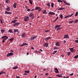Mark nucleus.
Here are the masks:
<instances>
[{
    "instance_id": "de8ad7c7",
    "label": "nucleus",
    "mask_w": 78,
    "mask_h": 78,
    "mask_svg": "<svg viewBox=\"0 0 78 78\" xmlns=\"http://www.w3.org/2000/svg\"><path fill=\"white\" fill-rule=\"evenodd\" d=\"M11 23H16V22L15 20H13L12 21Z\"/></svg>"
},
{
    "instance_id": "6e6552de",
    "label": "nucleus",
    "mask_w": 78,
    "mask_h": 78,
    "mask_svg": "<svg viewBox=\"0 0 78 78\" xmlns=\"http://www.w3.org/2000/svg\"><path fill=\"white\" fill-rule=\"evenodd\" d=\"M48 44H49L48 43H45L43 45V46L44 47H48Z\"/></svg>"
},
{
    "instance_id": "13d9d810",
    "label": "nucleus",
    "mask_w": 78,
    "mask_h": 78,
    "mask_svg": "<svg viewBox=\"0 0 78 78\" xmlns=\"http://www.w3.org/2000/svg\"><path fill=\"white\" fill-rule=\"evenodd\" d=\"M58 19H59V16H58L56 19H56V20H58Z\"/></svg>"
},
{
    "instance_id": "f257e3e1",
    "label": "nucleus",
    "mask_w": 78,
    "mask_h": 78,
    "mask_svg": "<svg viewBox=\"0 0 78 78\" xmlns=\"http://www.w3.org/2000/svg\"><path fill=\"white\" fill-rule=\"evenodd\" d=\"M1 39H4L2 40V43H4L5 42V40H7V39H8V37H6V36H5L2 37Z\"/></svg>"
},
{
    "instance_id": "c9c22d12",
    "label": "nucleus",
    "mask_w": 78,
    "mask_h": 78,
    "mask_svg": "<svg viewBox=\"0 0 78 78\" xmlns=\"http://www.w3.org/2000/svg\"><path fill=\"white\" fill-rule=\"evenodd\" d=\"M78 22V20H75L74 23H77V22Z\"/></svg>"
},
{
    "instance_id": "49530a36",
    "label": "nucleus",
    "mask_w": 78,
    "mask_h": 78,
    "mask_svg": "<svg viewBox=\"0 0 78 78\" xmlns=\"http://www.w3.org/2000/svg\"><path fill=\"white\" fill-rule=\"evenodd\" d=\"M73 22V21H70L69 22V23H72Z\"/></svg>"
},
{
    "instance_id": "0e129e2a",
    "label": "nucleus",
    "mask_w": 78,
    "mask_h": 78,
    "mask_svg": "<svg viewBox=\"0 0 78 78\" xmlns=\"http://www.w3.org/2000/svg\"><path fill=\"white\" fill-rule=\"evenodd\" d=\"M63 42L64 43H66V40H64L63 41Z\"/></svg>"
},
{
    "instance_id": "7ed1b4c3",
    "label": "nucleus",
    "mask_w": 78,
    "mask_h": 78,
    "mask_svg": "<svg viewBox=\"0 0 78 78\" xmlns=\"http://www.w3.org/2000/svg\"><path fill=\"white\" fill-rule=\"evenodd\" d=\"M24 19L25 22H28L29 20V17L26 16L25 17Z\"/></svg>"
},
{
    "instance_id": "774afa93",
    "label": "nucleus",
    "mask_w": 78,
    "mask_h": 78,
    "mask_svg": "<svg viewBox=\"0 0 78 78\" xmlns=\"http://www.w3.org/2000/svg\"><path fill=\"white\" fill-rule=\"evenodd\" d=\"M40 51H42V50L41 49H40Z\"/></svg>"
},
{
    "instance_id": "412c9836",
    "label": "nucleus",
    "mask_w": 78,
    "mask_h": 78,
    "mask_svg": "<svg viewBox=\"0 0 78 78\" xmlns=\"http://www.w3.org/2000/svg\"><path fill=\"white\" fill-rule=\"evenodd\" d=\"M43 14H47V13L46 12V10H43Z\"/></svg>"
},
{
    "instance_id": "a211bd4d",
    "label": "nucleus",
    "mask_w": 78,
    "mask_h": 78,
    "mask_svg": "<svg viewBox=\"0 0 78 78\" xmlns=\"http://www.w3.org/2000/svg\"><path fill=\"white\" fill-rule=\"evenodd\" d=\"M61 25H57L56 26H55V29L56 30V28H58V27H61Z\"/></svg>"
},
{
    "instance_id": "2eb2a0df",
    "label": "nucleus",
    "mask_w": 78,
    "mask_h": 78,
    "mask_svg": "<svg viewBox=\"0 0 78 78\" xmlns=\"http://www.w3.org/2000/svg\"><path fill=\"white\" fill-rule=\"evenodd\" d=\"M5 14H12V12H7V11H6L5 12Z\"/></svg>"
},
{
    "instance_id": "1a4fd4ad",
    "label": "nucleus",
    "mask_w": 78,
    "mask_h": 78,
    "mask_svg": "<svg viewBox=\"0 0 78 78\" xmlns=\"http://www.w3.org/2000/svg\"><path fill=\"white\" fill-rule=\"evenodd\" d=\"M50 38H51V37H46L44 39V40H45V41H48V39H50Z\"/></svg>"
},
{
    "instance_id": "a878e982",
    "label": "nucleus",
    "mask_w": 78,
    "mask_h": 78,
    "mask_svg": "<svg viewBox=\"0 0 78 78\" xmlns=\"http://www.w3.org/2000/svg\"><path fill=\"white\" fill-rule=\"evenodd\" d=\"M14 32H15V33H16V32H18V33H19V30L18 29H15L14 30Z\"/></svg>"
},
{
    "instance_id": "4be33fe9",
    "label": "nucleus",
    "mask_w": 78,
    "mask_h": 78,
    "mask_svg": "<svg viewBox=\"0 0 78 78\" xmlns=\"http://www.w3.org/2000/svg\"><path fill=\"white\" fill-rule=\"evenodd\" d=\"M40 8L39 7H36L35 8V10H38V9H39Z\"/></svg>"
},
{
    "instance_id": "39448f33",
    "label": "nucleus",
    "mask_w": 78,
    "mask_h": 78,
    "mask_svg": "<svg viewBox=\"0 0 78 78\" xmlns=\"http://www.w3.org/2000/svg\"><path fill=\"white\" fill-rule=\"evenodd\" d=\"M69 36L67 34H66L64 36V39H66H66H69Z\"/></svg>"
},
{
    "instance_id": "c756f323",
    "label": "nucleus",
    "mask_w": 78,
    "mask_h": 78,
    "mask_svg": "<svg viewBox=\"0 0 78 78\" xmlns=\"http://www.w3.org/2000/svg\"><path fill=\"white\" fill-rule=\"evenodd\" d=\"M57 49H58V48L56 47H54V50H57Z\"/></svg>"
},
{
    "instance_id": "473e14b6",
    "label": "nucleus",
    "mask_w": 78,
    "mask_h": 78,
    "mask_svg": "<svg viewBox=\"0 0 78 78\" xmlns=\"http://www.w3.org/2000/svg\"><path fill=\"white\" fill-rule=\"evenodd\" d=\"M3 73H4V74L5 73V72L2 71L1 72H0V75H2V74H3Z\"/></svg>"
},
{
    "instance_id": "8fccbe9b",
    "label": "nucleus",
    "mask_w": 78,
    "mask_h": 78,
    "mask_svg": "<svg viewBox=\"0 0 78 78\" xmlns=\"http://www.w3.org/2000/svg\"><path fill=\"white\" fill-rule=\"evenodd\" d=\"M75 42H76V43H78V40H76L75 41Z\"/></svg>"
},
{
    "instance_id": "bb28decb",
    "label": "nucleus",
    "mask_w": 78,
    "mask_h": 78,
    "mask_svg": "<svg viewBox=\"0 0 78 78\" xmlns=\"http://www.w3.org/2000/svg\"><path fill=\"white\" fill-rule=\"evenodd\" d=\"M56 76H57L59 78H60V77H62V76H60V75L58 74Z\"/></svg>"
},
{
    "instance_id": "f8f14e48",
    "label": "nucleus",
    "mask_w": 78,
    "mask_h": 78,
    "mask_svg": "<svg viewBox=\"0 0 78 78\" xmlns=\"http://www.w3.org/2000/svg\"><path fill=\"white\" fill-rule=\"evenodd\" d=\"M55 45L57 47H59L60 45V43L59 42H57L55 43Z\"/></svg>"
},
{
    "instance_id": "bf43d9fd",
    "label": "nucleus",
    "mask_w": 78,
    "mask_h": 78,
    "mask_svg": "<svg viewBox=\"0 0 78 78\" xmlns=\"http://www.w3.org/2000/svg\"><path fill=\"white\" fill-rule=\"evenodd\" d=\"M73 75V73H72L70 75V76H72V75Z\"/></svg>"
},
{
    "instance_id": "052dcab7",
    "label": "nucleus",
    "mask_w": 78,
    "mask_h": 78,
    "mask_svg": "<svg viewBox=\"0 0 78 78\" xmlns=\"http://www.w3.org/2000/svg\"><path fill=\"white\" fill-rule=\"evenodd\" d=\"M34 11V9H33L31 10H30V11Z\"/></svg>"
},
{
    "instance_id": "680f3d73",
    "label": "nucleus",
    "mask_w": 78,
    "mask_h": 78,
    "mask_svg": "<svg viewBox=\"0 0 78 78\" xmlns=\"http://www.w3.org/2000/svg\"><path fill=\"white\" fill-rule=\"evenodd\" d=\"M56 20H56V19H55L54 21V22H56Z\"/></svg>"
},
{
    "instance_id": "cd10ccee",
    "label": "nucleus",
    "mask_w": 78,
    "mask_h": 78,
    "mask_svg": "<svg viewBox=\"0 0 78 78\" xmlns=\"http://www.w3.org/2000/svg\"><path fill=\"white\" fill-rule=\"evenodd\" d=\"M13 40H14V37L10 38L9 40L10 41V42H12Z\"/></svg>"
},
{
    "instance_id": "a18cd8bd",
    "label": "nucleus",
    "mask_w": 78,
    "mask_h": 78,
    "mask_svg": "<svg viewBox=\"0 0 78 78\" xmlns=\"http://www.w3.org/2000/svg\"><path fill=\"white\" fill-rule=\"evenodd\" d=\"M62 1L63 2H64V3H65L66 4V3H67V2H66V1L65 0H63Z\"/></svg>"
},
{
    "instance_id": "a19ab883",
    "label": "nucleus",
    "mask_w": 78,
    "mask_h": 78,
    "mask_svg": "<svg viewBox=\"0 0 78 78\" xmlns=\"http://www.w3.org/2000/svg\"><path fill=\"white\" fill-rule=\"evenodd\" d=\"M55 72L56 73H59V71L58 70L55 71Z\"/></svg>"
},
{
    "instance_id": "c85d7f7f",
    "label": "nucleus",
    "mask_w": 78,
    "mask_h": 78,
    "mask_svg": "<svg viewBox=\"0 0 78 78\" xmlns=\"http://www.w3.org/2000/svg\"><path fill=\"white\" fill-rule=\"evenodd\" d=\"M30 72V70H28V71H25V73H28Z\"/></svg>"
},
{
    "instance_id": "0eeeda50",
    "label": "nucleus",
    "mask_w": 78,
    "mask_h": 78,
    "mask_svg": "<svg viewBox=\"0 0 78 78\" xmlns=\"http://www.w3.org/2000/svg\"><path fill=\"white\" fill-rule=\"evenodd\" d=\"M13 54H14L12 52L9 53V54H7V57H9V56H12V55H13Z\"/></svg>"
},
{
    "instance_id": "aec40b11",
    "label": "nucleus",
    "mask_w": 78,
    "mask_h": 78,
    "mask_svg": "<svg viewBox=\"0 0 78 78\" xmlns=\"http://www.w3.org/2000/svg\"><path fill=\"white\" fill-rule=\"evenodd\" d=\"M5 10L6 11H8L10 10V7H7L5 9Z\"/></svg>"
},
{
    "instance_id": "4c0bfd02",
    "label": "nucleus",
    "mask_w": 78,
    "mask_h": 78,
    "mask_svg": "<svg viewBox=\"0 0 78 78\" xmlns=\"http://www.w3.org/2000/svg\"><path fill=\"white\" fill-rule=\"evenodd\" d=\"M57 51H55L54 52H53V53H52V54H53V55H55V53H56Z\"/></svg>"
},
{
    "instance_id": "dca6fc26",
    "label": "nucleus",
    "mask_w": 78,
    "mask_h": 78,
    "mask_svg": "<svg viewBox=\"0 0 78 78\" xmlns=\"http://www.w3.org/2000/svg\"><path fill=\"white\" fill-rule=\"evenodd\" d=\"M28 44L24 43L23 44L20 45V46H21V47H23V46H24V45H28Z\"/></svg>"
},
{
    "instance_id": "7c9ffc66",
    "label": "nucleus",
    "mask_w": 78,
    "mask_h": 78,
    "mask_svg": "<svg viewBox=\"0 0 78 78\" xmlns=\"http://www.w3.org/2000/svg\"><path fill=\"white\" fill-rule=\"evenodd\" d=\"M62 28L61 27H58L57 28V29L56 30V31H58L59 30H61Z\"/></svg>"
},
{
    "instance_id": "69168bd1",
    "label": "nucleus",
    "mask_w": 78,
    "mask_h": 78,
    "mask_svg": "<svg viewBox=\"0 0 78 78\" xmlns=\"http://www.w3.org/2000/svg\"><path fill=\"white\" fill-rule=\"evenodd\" d=\"M29 54V53H28V52H27V55H28Z\"/></svg>"
},
{
    "instance_id": "f704fd0d",
    "label": "nucleus",
    "mask_w": 78,
    "mask_h": 78,
    "mask_svg": "<svg viewBox=\"0 0 78 78\" xmlns=\"http://www.w3.org/2000/svg\"><path fill=\"white\" fill-rule=\"evenodd\" d=\"M59 17L60 19H62L63 17V16H62V15L61 14L60 15Z\"/></svg>"
},
{
    "instance_id": "393cba45",
    "label": "nucleus",
    "mask_w": 78,
    "mask_h": 78,
    "mask_svg": "<svg viewBox=\"0 0 78 78\" xmlns=\"http://www.w3.org/2000/svg\"><path fill=\"white\" fill-rule=\"evenodd\" d=\"M47 6H48V8H50V4L49 3V2L48 3Z\"/></svg>"
},
{
    "instance_id": "423d86ee",
    "label": "nucleus",
    "mask_w": 78,
    "mask_h": 78,
    "mask_svg": "<svg viewBox=\"0 0 78 78\" xmlns=\"http://www.w3.org/2000/svg\"><path fill=\"white\" fill-rule=\"evenodd\" d=\"M69 49L70 50V51L71 53H73V52H75V50H74L73 48H69Z\"/></svg>"
},
{
    "instance_id": "338daca9",
    "label": "nucleus",
    "mask_w": 78,
    "mask_h": 78,
    "mask_svg": "<svg viewBox=\"0 0 78 78\" xmlns=\"http://www.w3.org/2000/svg\"><path fill=\"white\" fill-rule=\"evenodd\" d=\"M45 75L47 76L48 75V73H46L45 74Z\"/></svg>"
},
{
    "instance_id": "9b49d317",
    "label": "nucleus",
    "mask_w": 78,
    "mask_h": 78,
    "mask_svg": "<svg viewBox=\"0 0 78 78\" xmlns=\"http://www.w3.org/2000/svg\"><path fill=\"white\" fill-rule=\"evenodd\" d=\"M73 16V13L72 14L70 15L64 17V19H66V18H68V17H72V16Z\"/></svg>"
},
{
    "instance_id": "4468645a",
    "label": "nucleus",
    "mask_w": 78,
    "mask_h": 78,
    "mask_svg": "<svg viewBox=\"0 0 78 78\" xmlns=\"http://www.w3.org/2000/svg\"><path fill=\"white\" fill-rule=\"evenodd\" d=\"M48 14L49 15H55V13L54 12H50L48 13Z\"/></svg>"
},
{
    "instance_id": "f3484780",
    "label": "nucleus",
    "mask_w": 78,
    "mask_h": 78,
    "mask_svg": "<svg viewBox=\"0 0 78 78\" xmlns=\"http://www.w3.org/2000/svg\"><path fill=\"white\" fill-rule=\"evenodd\" d=\"M17 5L16 3H15L13 5V6L14 8H16V6H17Z\"/></svg>"
},
{
    "instance_id": "6ab92c4d",
    "label": "nucleus",
    "mask_w": 78,
    "mask_h": 78,
    "mask_svg": "<svg viewBox=\"0 0 78 78\" xmlns=\"http://www.w3.org/2000/svg\"><path fill=\"white\" fill-rule=\"evenodd\" d=\"M64 8H60L58 9V11H61V10H64Z\"/></svg>"
},
{
    "instance_id": "3c124183",
    "label": "nucleus",
    "mask_w": 78,
    "mask_h": 78,
    "mask_svg": "<svg viewBox=\"0 0 78 78\" xmlns=\"http://www.w3.org/2000/svg\"><path fill=\"white\" fill-rule=\"evenodd\" d=\"M66 5H70V4H69V3H67V2H66Z\"/></svg>"
},
{
    "instance_id": "37998d69",
    "label": "nucleus",
    "mask_w": 78,
    "mask_h": 78,
    "mask_svg": "<svg viewBox=\"0 0 78 78\" xmlns=\"http://www.w3.org/2000/svg\"><path fill=\"white\" fill-rule=\"evenodd\" d=\"M29 2H30V4H31V5H32V4H33V3L32 2H31V1L30 0H29Z\"/></svg>"
},
{
    "instance_id": "603ef678",
    "label": "nucleus",
    "mask_w": 78,
    "mask_h": 78,
    "mask_svg": "<svg viewBox=\"0 0 78 78\" xmlns=\"http://www.w3.org/2000/svg\"><path fill=\"white\" fill-rule=\"evenodd\" d=\"M27 11H28V12H29V11H30V9H27Z\"/></svg>"
},
{
    "instance_id": "ea45409f",
    "label": "nucleus",
    "mask_w": 78,
    "mask_h": 78,
    "mask_svg": "<svg viewBox=\"0 0 78 78\" xmlns=\"http://www.w3.org/2000/svg\"><path fill=\"white\" fill-rule=\"evenodd\" d=\"M51 6L52 8H53L54 6V4L53 3H51Z\"/></svg>"
},
{
    "instance_id": "4d7b16f0",
    "label": "nucleus",
    "mask_w": 78,
    "mask_h": 78,
    "mask_svg": "<svg viewBox=\"0 0 78 78\" xmlns=\"http://www.w3.org/2000/svg\"><path fill=\"white\" fill-rule=\"evenodd\" d=\"M10 52H14V50H10Z\"/></svg>"
},
{
    "instance_id": "09e8293b",
    "label": "nucleus",
    "mask_w": 78,
    "mask_h": 78,
    "mask_svg": "<svg viewBox=\"0 0 78 78\" xmlns=\"http://www.w3.org/2000/svg\"><path fill=\"white\" fill-rule=\"evenodd\" d=\"M50 31V30H45V32H46V33H48V32H49Z\"/></svg>"
},
{
    "instance_id": "72a5a7b5",
    "label": "nucleus",
    "mask_w": 78,
    "mask_h": 78,
    "mask_svg": "<svg viewBox=\"0 0 78 78\" xmlns=\"http://www.w3.org/2000/svg\"><path fill=\"white\" fill-rule=\"evenodd\" d=\"M71 54V52H67V54L68 56H70V55Z\"/></svg>"
},
{
    "instance_id": "f03ea898",
    "label": "nucleus",
    "mask_w": 78,
    "mask_h": 78,
    "mask_svg": "<svg viewBox=\"0 0 78 78\" xmlns=\"http://www.w3.org/2000/svg\"><path fill=\"white\" fill-rule=\"evenodd\" d=\"M29 16L30 17H31V18H32V19H33V18H34V14L32 13H30Z\"/></svg>"
},
{
    "instance_id": "e2e57ef3",
    "label": "nucleus",
    "mask_w": 78,
    "mask_h": 78,
    "mask_svg": "<svg viewBox=\"0 0 78 78\" xmlns=\"http://www.w3.org/2000/svg\"><path fill=\"white\" fill-rule=\"evenodd\" d=\"M55 70H58V69H57V68H55Z\"/></svg>"
},
{
    "instance_id": "5fc2aeb1",
    "label": "nucleus",
    "mask_w": 78,
    "mask_h": 78,
    "mask_svg": "<svg viewBox=\"0 0 78 78\" xmlns=\"http://www.w3.org/2000/svg\"><path fill=\"white\" fill-rule=\"evenodd\" d=\"M27 75V73H24L23 74L24 75Z\"/></svg>"
},
{
    "instance_id": "5701e85b",
    "label": "nucleus",
    "mask_w": 78,
    "mask_h": 78,
    "mask_svg": "<svg viewBox=\"0 0 78 78\" xmlns=\"http://www.w3.org/2000/svg\"><path fill=\"white\" fill-rule=\"evenodd\" d=\"M10 2V0H6V3H7L8 4H9V2Z\"/></svg>"
},
{
    "instance_id": "9d476101",
    "label": "nucleus",
    "mask_w": 78,
    "mask_h": 78,
    "mask_svg": "<svg viewBox=\"0 0 78 78\" xmlns=\"http://www.w3.org/2000/svg\"><path fill=\"white\" fill-rule=\"evenodd\" d=\"M20 24V23H16L13 24V27H15L16 26V25H19Z\"/></svg>"
},
{
    "instance_id": "ddd939ff",
    "label": "nucleus",
    "mask_w": 78,
    "mask_h": 78,
    "mask_svg": "<svg viewBox=\"0 0 78 78\" xmlns=\"http://www.w3.org/2000/svg\"><path fill=\"white\" fill-rule=\"evenodd\" d=\"M26 36V34L25 33H23L21 34V37H24Z\"/></svg>"
},
{
    "instance_id": "864d4df0",
    "label": "nucleus",
    "mask_w": 78,
    "mask_h": 78,
    "mask_svg": "<svg viewBox=\"0 0 78 78\" xmlns=\"http://www.w3.org/2000/svg\"><path fill=\"white\" fill-rule=\"evenodd\" d=\"M34 53H38L39 52L38 51H37V50H36L34 51Z\"/></svg>"
},
{
    "instance_id": "b1692460",
    "label": "nucleus",
    "mask_w": 78,
    "mask_h": 78,
    "mask_svg": "<svg viewBox=\"0 0 78 78\" xmlns=\"http://www.w3.org/2000/svg\"><path fill=\"white\" fill-rule=\"evenodd\" d=\"M9 33H12V30L11 29H10L8 31Z\"/></svg>"
},
{
    "instance_id": "20e7f679",
    "label": "nucleus",
    "mask_w": 78,
    "mask_h": 78,
    "mask_svg": "<svg viewBox=\"0 0 78 78\" xmlns=\"http://www.w3.org/2000/svg\"><path fill=\"white\" fill-rule=\"evenodd\" d=\"M36 37H37V36H33L30 37V41H33L34 39H36Z\"/></svg>"
},
{
    "instance_id": "2f4dec72",
    "label": "nucleus",
    "mask_w": 78,
    "mask_h": 78,
    "mask_svg": "<svg viewBox=\"0 0 78 78\" xmlns=\"http://www.w3.org/2000/svg\"><path fill=\"white\" fill-rule=\"evenodd\" d=\"M18 68V67L16 66L12 68V69H17Z\"/></svg>"
},
{
    "instance_id": "6e6d98bb",
    "label": "nucleus",
    "mask_w": 78,
    "mask_h": 78,
    "mask_svg": "<svg viewBox=\"0 0 78 78\" xmlns=\"http://www.w3.org/2000/svg\"><path fill=\"white\" fill-rule=\"evenodd\" d=\"M31 48L32 50H34V48H33V47H31Z\"/></svg>"
},
{
    "instance_id": "c03bdc74",
    "label": "nucleus",
    "mask_w": 78,
    "mask_h": 78,
    "mask_svg": "<svg viewBox=\"0 0 78 78\" xmlns=\"http://www.w3.org/2000/svg\"><path fill=\"white\" fill-rule=\"evenodd\" d=\"M58 2H61V3L62 2V1H61V0H58Z\"/></svg>"
},
{
    "instance_id": "58836bf2",
    "label": "nucleus",
    "mask_w": 78,
    "mask_h": 78,
    "mask_svg": "<svg viewBox=\"0 0 78 78\" xmlns=\"http://www.w3.org/2000/svg\"><path fill=\"white\" fill-rule=\"evenodd\" d=\"M78 58V55H76L74 57V58L75 59H76L77 58Z\"/></svg>"
},
{
    "instance_id": "e433bc0d",
    "label": "nucleus",
    "mask_w": 78,
    "mask_h": 78,
    "mask_svg": "<svg viewBox=\"0 0 78 78\" xmlns=\"http://www.w3.org/2000/svg\"><path fill=\"white\" fill-rule=\"evenodd\" d=\"M5 31L4 30H1V32L2 33H3L5 32Z\"/></svg>"
},
{
    "instance_id": "79ce46f5",
    "label": "nucleus",
    "mask_w": 78,
    "mask_h": 78,
    "mask_svg": "<svg viewBox=\"0 0 78 78\" xmlns=\"http://www.w3.org/2000/svg\"><path fill=\"white\" fill-rule=\"evenodd\" d=\"M78 12H76V14H75V16H78Z\"/></svg>"
}]
</instances>
